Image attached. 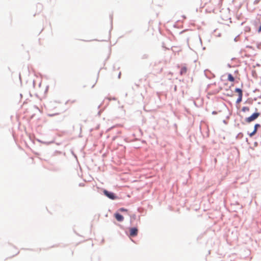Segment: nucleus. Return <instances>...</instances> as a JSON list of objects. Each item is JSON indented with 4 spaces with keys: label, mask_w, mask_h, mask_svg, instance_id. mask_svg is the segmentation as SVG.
I'll return each mask as SVG.
<instances>
[{
    "label": "nucleus",
    "mask_w": 261,
    "mask_h": 261,
    "mask_svg": "<svg viewBox=\"0 0 261 261\" xmlns=\"http://www.w3.org/2000/svg\"><path fill=\"white\" fill-rule=\"evenodd\" d=\"M228 80L230 82H233L234 81V79L233 76L231 74H229L228 75Z\"/></svg>",
    "instance_id": "obj_6"
},
{
    "label": "nucleus",
    "mask_w": 261,
    "mask_h": 261,
    "mask_svg": "<svg viewBox=\"0 0 261 261\" xmlns=\"http://www.w3.org/2000/svg\"><path fill=\"white\" fill-rule=\"evenodd\" d=\"M256 133V130H254L253 131H252V132L251 133H250L249 134L250 137L253 136V135H254Z\"/></svg>",
    "instance_id": "obj_10"
},
{
    "label": "nucleus",
    "mask_w": 261,
    "mask_h": 261,
    "mask_svg": "<svg viewBox=\"0 0 261 261\" xmlns=\"http://www.w3.org/2000/svg\"><path fill=\"white\" fill-rule=\"evenodd\" d=\"M259 127H260V125L259 124H256L254 125V130H256V131L257 132V128Z\"/></svg>",
    "instance_id": "obj_9"
},
{
    "label": "nucleus",
    "mask_w": 261,
    "mask_h": 261,
    "mask_svg": "<svg viewBox=\"0 0 261 261\" xmlns=\"http://www.w3.org/2000/svg\"><path fill=\"white\" fill-rule=\"evenodd\" d=\"M119 211L120 212H127V210L125 209L124 208H120Z\"/></svg>",
    "instance_id": "obj_11"
},
{
    "label": "nucleus",
    "mask_w": 261,
    "mask_h": 261,
    "mask_svg": "<svg viewBox=\"0 0 261 261\" xmlns=\"http://www.w3.org/2000/svg\"><path fill=\"white\" fill-rule=\"evenodd\" d=\"M103 193L106 196L111 199L114 200L117 198V196H115V195L112 192H109L107 190H104Z\"/></svg>",
    "instance_id": "obj_2"
},
{
    "label": "nucleus",
    "mask_w": 261,
    "mask_h": 261,
    "mask_svg": "<svg viewBox=\"0 0 261 261\" xmlns=\"http://www.w3.org/2000/svg\"><path fill=\"white\" fill-rule=\"evenodd\" d=\"M114 217L116 218V219L119 222H122L124 220V217H123V216H122L119 213H115L114 214Z\"/></svg>",
    "instance_id": "obj_4"
},
{
    "label": "nucleus",
    "mask_w": 261,
    "mask_h": 261,
    "mask_svg": "<svg viewBox=\"0 0 261 261\" xmlns=\"http://www.w3.org/2000/svg\"><path fill=\"white\" fill-rule=\"evenodd\" d=\"M249 108H248V107H244V108H243V110L244 111H245L246 110V111H249Z\"/></svg>",
    "instance_id": "obj_12"
},
{
    "label": "nucleus",
    "mask_w": 261,
    "mask_h": 261,
    "mask_svg": "<svg viewBox=\"0 0 261 261\" xmlns=\"http://www.w3.org/2000/svg\"><path fill=\"white\" fill-rule=\"evenodd\" d=\"M261 32V24L259 25L258 29V32L260 33Z\"/></svg>",
    "instance_id": "obj_13"
},
{
    "label": "nucleus",
    "mask_w": 261,
    "mask_h": 261,
    "mask_svg": "<svg viewBox=\"0 0 261 261\" xmlns=\"http://www.w3.org/2000/svg\"><path fill=\"white\" fill-rule=\"evenodd\" d=\"M260 114L259 113H254L252 115H251L250 117H248L246 119V121L248 122H250L255 119H256L259 116Z\"/></svg>",
    "instance_id": "obj_1"
},
{
    "label": "nucleus",
    "mask_w": 261,
    "mask_h": 261,
    "mask_svg": "<svg viewBox=\"0 0 261 261\" xmlns=\"http://www.w3.org/2000/svg\"><path fill=\"white\" fill-rule=\"evenodd\" d=\"M235 92L238 93L239 94V95H243V93H242V91L241 89L240 88H236L235 89Z\"/></svg>",
    "instance_id": "obj_7"
},
{
    "label": "nucleus",
    "mask_w": 261,
    "mask_h": 261,
    "mask_svg": "<svg viewBox=\"0 0 261 261\" xmlns=\"http://www.w3.org/2000/svg\"><path fill=\"white\" fill-rule=\"evenodd\" d=\"M242 96H243V95H239V98L237 99V102H240V101H241L242 99Z\"/></svg>",
    "instance_id": "obj_8"
},
{
    "label": "nucleus",
    "mask_w": 261,
    "mask_h": 261,
    "mask_svg": "<svg viewBox=\"0 0 261 261\" xmlns=\"http://www.w3.org/2000/svg\"><path fill=\"white\" fill-rule=\"evenodd\" d=\"M187 68L186 66H182L181 68L180 74L181 75H183V74H186L187 73Z\"/></svg>",
    "instance_id": "obj_5"
},
{
    "label": "nucleus",
    "mask_w": 261,
    "mask_h": 261,
    "mask_svg": "<svg viewBox=\"0 0 261 261\" xmlns=\"http://www.w3.org/2000/svg\"><path fill=\"white\" fill-rule=\"evenodd\" d=\"M129 231H130L129 236L130 237H135V236H137L138 232V230L136 227H132V228H130Z\"/></svg>",
    "instance_id": "obj_3"
}]
</instances>
